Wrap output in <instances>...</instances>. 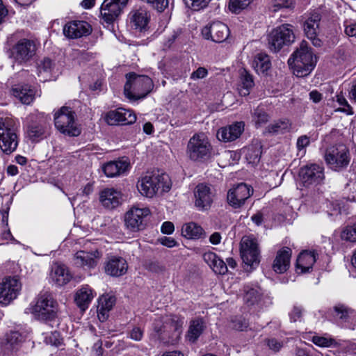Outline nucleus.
Here are the masks:
<instances>
[{
  "label": "nucleus",
  "mask_w": 356,
  "mask_h": 356,
  "mask_svg": "<svg viewBox=\"0 0 356 356\" xmlns=\"http://www.w3.org/2000/svg\"><path fill=\"white\" fill-rule=\"evenodd\" d=\"M289 65L293 69L297 76H307L314 68L316 57L308 47L306 41H302L299 47L293 53L288 60Z\"/></svg>",
  "instance_id": "obj_1"
},
{
  "label": "nucleus",
  "mask_w": 356,
  "mask_h": 356,
  "mask_svg": "<svg viewBox=\"0 0 356 356\" xmlns=\"http://www.w3.org/2000/svg\"><path fill=\"white\" fill-rule=\"evenodd\" d=\"M137 186L142 195L152 198L156 194L168 192L171 182L167 174L157 171L147 173L138 181Z\"/></svg>",
  "instance_id": "obj_2"
},
{
  "label": "nucleus",
  "mask_w": 356,
  "mask_h": 356,
  "mask_svg": "<svg viewBox=\"0 0 356 356\" xmlns=\"http://www.w3.org/2000/svg\"><path fill=\"white\" fill-rule=\"evenodd\" d=\"M126 79L124 93L130 100L136 101L145 98L154 88L152 80L145 75L131 72L126 74Z\"/></svg>",
  "instance_id": "obj_3"
},
{
  "label": "nucleus",
  "mask_w": 356,
  "mask_h": 356,
  "mask_svg": "<svg viewBox=\"0 0 356 356\" xmlns=\"http://www.w3.org/2000/svg\"><path fill=\"white\" fill-rule=\"evenodd\" d=\"M186 154L191 161L203 163L211 157L212 146L204 134H195L187 144Z\"/></svg>",
  "instance_id": "obj_4"
},
{
  "label": "nucleus",
  "mask_w": 356,
  "mask_h": 356,
  "mask_svg": "<svg viewBox=\"0 0 356 356\" xmlns=\"http://www.w3.org/2000/svg\"><path fill=\"white\" fill-rule=\"evenodd\" d=\"M56 128L64 135L74 137L81 134V129L75 121V113L70 107L63 106L54 114Z\"/></svg>",
  "instance_id": "obj_5"
},
{
  "label": "nucleus",
  "mask_w": 356,
  "mask_h": 356,
  "mask_svg": "<svg viewBox=\"0 0 356 356\" xmlns=\"http://www.w3.org/2000/svg\"><path fill=\"white\" fill-rule=\"evenodd\" d=\"M58 305L51 294L40 293L31 308V313L39 320L51 321L56 316Z\"/></svg>",
  "instance_id": "obj_6"
},
{
  "label": "nucleus",
  "mask_w": 356,
  "mask_h": 356,
  "mask_svg": "<svg viewBox=\"0 0 356 356\" xmlns=\"http://www.w3.org/2000/svg\"><path fill=\"white\" fill-rule=\"evenodd\" d=\"M18 145L15 122L10 118L0 119V148L6 154L13 152Z\"/></svg>",
  "instance_id": "obj_7"
},
{
  "label": "nucleus",
  "mask_w": 356,
  "mask_h": 356,
  "mask_svg": "<svg viewBox=\"0 0 356 356\" xmlns=\"http://www.w3.org/2000/svg\"><path fill=\"white\" fill-rule=\"evenodd\" d=\"M350 153L348 147L343 144L330 147L325 154L327 165L334 171H341L347 168L350 161Z\"/></svg>",
  "instance_id": "obj_8"
},
{
  "label": "nucleus",
  "mask_w": 356,
  "mask_h": 356,
  "mask_svg": "<svg viewBox=\"0 0 356 356\" xmlns=\"http://www.w3.org/2000/svg\"><path fill=\"white\" fill-rule=\"evenodd\" d=\"M293 26L284 24L273 29L268 36V45L271 51L277 52L283 47L289 46L295 41Z\"/></svg>",
  "instance_id": "obj_9"
},
{
  "label": "nucleus",
  "mask_w": 356,
  "mask_h": 356,
  "mask_svg": "<svg viewBox=\"0 0 356 356\" xmlns=\"http://www.w3.org/2000/svg\"><path fill=\"white\" fill-rule=\"evenodd\" d=\"M241 255L243 261L248 266L254 267L260 262V251L255 238L245 236L241 241Z\"/></svg>",
  "instance_id": "obj_10"
},
{
  "label": "nucleus",
  "mask_w": 356,
  "mask_h": 356,
  "mask_svg": "<svg viewBox=\"0 0 356 356\" xmlns=\"http://www.w3.org/2000/svg\"><path fill=\"white\" fill-rule=\"evenodd\" d=\"M147 207H139L134 205L124 214L125 227L131 232H138L144 228V220L150 215Z\"/></svg>",
  "instance_id": "obj_11"
},
{
  "label": "nucleus",
  "mask_w": 356,
  "mask_h": 356,
  "mask_svg": "<svg viewBox=\"0 0 356 356\" xmlns=\"http://www.w3.org/2000/svg\"><path fill=\"white\" fill-rule=\"evenodd\" d=\"M35 51L36 46L34 41L23 38L13 46L10 55L15 62L24 63L31 59Z\"/></svg>",
  "instance_id": "obj_12"
},
{
  "label": "nucleus",
  "mask_w": 356,
  "mask_h": 356,
  "mask_svg": "<svg viewBox=\"0 0 356 356\" xmlns=\"http://www.w3.org/2000/svg\"><path fill=\"white\" fill-rule=\"evenodd\" d=\"M22 289V283L17 277H7L0 282V303L8 305L17 298Z\"/></svg>",
  "instance_id": "obj_13"
},
{
  "label": "nucleus",
  "mask_w": 356,
  "mask_h": 356,
  "mask_svg": "<svg viewBox=\"0 0 356 356\" xmlns=\"http://www.w3.org/2000/svg\"><path fill=\"white\" fill-rule=\"evenodd\" d=\"M129 0H104L101 6L100 14L103 20L111 24L118 19Z\"/></svg>",
  "instance_id": "obj_14"
},
{
  "label": "nucleus",
  "mask_w": 356,
  "mask_h": 356,
  "mask_svg": "<svg viewBox=\"0 0 356 356\" xmlns=\"http://www.w3.org/2000/svg\"><path fill=\"white\" fill-rule=\"evenodd\" d=\"M252 193L253 189L250 186L241 183L229 190L227 196L228 204L234 208H240Z\"/></svg>",
  "instance_id": "obj_15"
},
{
  "label": "nucleus",
  "mask_w": 356,
  "mask_h": 356,
  "mask_svg": "<svg viewBox=\"0 0 356 356\" xmlns=\"http://www.w3.org/2000/svg\"><path fill=\"white\" fill-rule=\"evenodd\" d=\"M104 120L108 125L131 124L136 120L134 113L128 109L118 108L106 113Z\"/></svg>",
  "instance_id": "obj_16"
},
{
  "label": "nucleus",
  "mask_w": 356,
  "mask_h": 356,
  "mask_svg": "<svg viewBox=\"0 0 356 356\" xmlns=\"http://www.w3.org/2000/svg\"><path fill=\"white\" fill-rule=\"evenodd\" d=\"M214 195L211 186L198 184L194 190L195 207L200 211L208 210L213 203Z\"/></svg>",
  "instance_id": "obj_17"
},
{
  "label": "nucleus",
  "mask_w": 356,
  "mask_h": 356,
  "mask_svg": "<svg viewBox=\"0 0 356 356\" xmlns=\"http://www.w3.org/2000/svg\"><path fill=\"white\" fill-rule=\"evenodd\" d=\"M300 177L305 186L320 184L324 179L323 168L316 164L304 166L300 169Z\"/></svg>",
  "instance_id": "obj_18"
},
{
  "label": "nucleus",
  "mask_w": 356,
  "mask_h": 356,
  "mask_svg": "<svg viewBox=\"0 0 356 356\" xmlns=\"http://www.w3.org/2000/svg\"><path fill=\"white\" fill-rule=\"evenodd\" d=\"M202 35L206 39L211 38L215 42H222L229 37V30L224 23L213 22L209 27L203 29Z\"/></svg>",
  "instance_id": "obj_19"
},
{
  "label": "nucleus",
  "mask_w": 356,
  "mask_h": 356,
  "mask_svg": "<svg viewBox=\"0 0 356 356\" xmlns=\"http://www.w3.org/2000/svg\"><path fill=\"white\" fill-rule=\"evenodd\" d=\"M321 15L318 13H312L303 24L304 32L307 38L310 40L314 46L319 47L322 41L318 38Z\"/></svg>",
  "instance_id": "obj_20"
},
{
  "label": "nucleus",
  "mask_w": 356,
  "mask_h": 356,
  "mask_svg": "<svg viewBox=\"0 0 356 356\" xmlns=\"http://www.w3.org/2000/svg\"><path fill=\"white\" fill-rule=\"evenodd\" d=\"M90 25L85 21H72L67 23L63 28L64 35L69 38H79L91 33Z\"/></svg>",
  "instance_id": "obj_21"
},
{
  "label": "nucleus",
  "mask_w": 356,
  "mask_h": 356,
  "mask_svg": "<svg viewBox=\"0 0 356 356\" xmlns=\"http://www.w3.org/2000/svg\"><path fill=\"white\" fill-rule=\"evenodd\" d=\"M243 131L244 123L236 122L229 126L220 128L217 132V137L223 142H231L239 138Z\"/></svg>",
  "instance_id": "obj_22"
},
{
  "label": "nucleus",
  "mask_w": 356,
  "mask_h": 356,
  "mask_svg": "<svg viewBox=\"0 0 356 356\" xmlns=\"http://www.w3.org/2000/svg\"><path fill=\"white\" fill-rule=\"evenodd\" d=\"M101 255L98 250L86 252L84 250L77 251L74 256V264L79 267H88L93 268L97 264V261Z\"/></svg>",
  "instance_id": "obj_23"
},
{
  "label": "nucleus",
  "mask_w": 356,
  "mask_h": 356,
  "mask_svg": "<svg viewBox=\"0 0 356 356\" xmlns=\"http://www.w3.org/2000/svg\"><path fill=\"white\" fill-rule=\"evenodd\" d=\"M130 24L133 29L138 31H145L149 20V15L146 9L138 8L133 9L129 13Z\"/></svg>",
  "instance_id": "obj_24"
},
{
  "label": "nucleus",
  "mask_w": 356,
  "mask_h": 356,
  "mask_svg": "<svg viewBox=\"0 0 356 356\" xmlns=\"http://www.w3.org/2000/svg\"><path fill=\"white\" fill-rule=\"evenodd\" d=\"M99 201L108 209L118 207L122 202V193L114 188H106L99 194Z\"/></svg>",
  "instance_id": "obj_25"
},
{
  "label": "nucleus",
  "mask_w": 356,
  "mask_h": 356,
  "mask_svg": "<svg viewBox=\"0 0 356 356\" xmlns=\"http://www.w3.org/2000/svg\"><path fill=\"white\" fill-rule=\"evenodd\" d=\"M332 316L341 323L356 325V312L343 304H337L333 307Z\"/></svg>",
  "instance_id": "obj_26"
},
{
  "label": "nucleus",
  "mask_w": 356,
  "mask_h": 356,
  "mask_svg": "<svg viewBox=\"0 0 356 356\" xmlns=\"http://www.w3.org/2000/svg\"><path fill=\"white\" fill-rule=\"evenodd\" d=\"M50 278L58 286L67 284L72 278L68 268L63 264H54L51 270Z\"/></svg>",
  "instance_id": "obj_27"
},
{
  "label": "nucleus",
  "mask_w": 356,
  "mask_h": 356,
  "mask_svg": "<svg viewBox=\"0 0 356 356\" xmlns=\"http://www.w3.org/2000/svg\"><path fill=\"white\" fill-rule=\"evenodd\" d=\"M291 250L288 247H284L280 250L273 261V269L279 274H282L287 270L290 266Z\"/></svg>",
  "instance_id": "obj_28"
},
{
  "label": "nucleus",
  "mask_w": 356,
  "mask_h": 356,
  "mask_svg": "<svg viewBox=\"0 0 356 356\" xmlns=\"http://www.w3.org/2000/svg\"><path fill=\"white\" fill-rule=\"evenodd\" d=\"M206 323L202 318L192 319L188 327L185 338L191 343H195L206 329Z\"/></svg>",
  "instance_id": "obj_29"
},
{
  "label": "nucleus",
  "mask_w": 356,
  "mask_h": 356,
  "mask_svg": "<svg viewBox=\"0 0 356 356\" xmlns=\"http://www.w3.org/2000/svg\"><path fill=\"white\" fill-rule=\"evenodd\" d=\"M242 152L248 163L253 165L258 164L262 153L261 141L259 139H253L251 144L244 147Z\"/></svg>",
  "instance_id": "obj_30"
},
{
  "label": "nucleus",
  "mask_w": 356,
  "mask_h": 356,
  "mask_svg": "<svg viewBox=\"0 0 356 356\" xmlns=\"http://www.w3.org/2000/svg\"><path fill=\"white\" fill-rule=\"evenodd\" d=\"M127 270V261L122 257H112L105 264V272L111 276H121L125 274Z\"/></svg>",
  "instance_id": "obj_31"
},
{
  "label": "nucleus",
  "mask_w": 356,
  "mask_h": 356,
  "mask_svg": "<svg viewBox=\"0 0 356 356\" xmlns=\"http://www.w3.org/2000/svg\"><path fill=\"white\" fill-rule=\"evenodd\" d=\"M316 260V254L314 252L303 251L297 259V273H305L309 272V270L312 268Z\"/></svg>",
  "instance_id": "obj_32"
},
{
  "label": "nucleus",
  "mask_w": 356,
  "mask_h": 356,
  "mask_svg": "<svg viewBox=\"0 0 356 356\" xmlns=\"http://www.w3.org/2000/svg\"><path fill=\"white\" fill-rule=\"evenodd\" d=\"M203 259L216 273L225 275L227 272V264L216 253L205 252L203 254Z\"/></svg>",
  "instance_id": "obj_33"
},
{
  "label": "nucleus",
  "mask_w": 356,
  "mask_h": 356,
  "mask_svg": "<svg viewBox=\"0 0 356 356\" xmlns=\"http://www.w3.org/2000/svg\"><path fill=\"white\" fill-rule=\"evenodd\" d=\"M94 293L92 289L88 286H83L77 291L75 295V302L77 306L82 310L85 311L88 307L92 298Z\"/></svg>",
  "instance_id": "obj_34"
},
{
  "label": "nucleus",
  "mask_w": 356,
  "mask_h": 356,
  "mask_svg": "<svg viewBox=\"0 0 356 356\" xmlns=\"http://www.w3.org/2000/svg\"><path fill=\"white\" fill-rule=\"evenodd\" d=\"M129 165V164L127 161H110L104 165L103 171L107 177H113L124 173Z\"/></svg>",
  "instance_id": "obj_35"
},
{
  "label": "nucleus",
  "mask_w": 356,
  "mask_h": 356,
  "mask_svg": "<svg viewBox=\"0 0 356 356\" xmlns=\"http://www.w3.org/2000/svg\"><path fill=\"white\" fill-rule=\"evenodd\" d=\"M115 302V298L112 296H103L100 298L97 307V316L100 321H105L108 317V313Z\"/></svg>",
  "instance_id": "obj_36"
},
{
  "label": "nucleus",
  "mask_w": 356,
  "mask_h": 356,
  "mask_svg": "<svg viewBox=\"0 0 356 356\" xmlns=\"http://www.w3.org/2000/svg\"><path fill=\"white\" fill-rule=\"evenodd\" d=\"M12 94L24 104H30L35 97L34 90L27 85L15 86L12 89Z\"/></svg>",
  "instance_id": "obj_37"
},
{
  "label": "nucleus",
  "mask_w": 356,
  "mask_h": 356,
  "mask_svg": "<svg viewBox=\"0 0 356 356\" xmlns=\"http://www.w3.org/2000/svg\"><path fill=\"white\" fill-rule=\"evenodd\" d=\"M239 75L240 84L238 88V92L241 96L246 97L250 94V90L254 85L252 76L245 69H241L239 70Z\"/></svg>",
  "instance_id": "obj_38"
},
{
  "label": "nucleus",
  "mask_w": 356,
  "mask_h": 356,
  "mask_svg": "<svg viewBox=\"0 0 356 356\" xmlns=\"http://www.w3.org/2000/svg\"><path fill=\"white\" fill-rule=\"evenodd\" d=\"M252 65L258 74H264L270 68L271 62L268 55L259 53L254 56Z\"/></svg>",
  "instance_id": "obj_39"
},
{
  "label": "nucleus",
  "mask_w": 356,
  "mask_h": 356,
  "mask_svg": "<svg viewBox=\"0 0 356 356\" xmlns=\"http://www.w3.org/2000/svg\"><path fill=\"white\" fill-rule=\"evenodd\" d=\"M47 129L44 122H33L28 127L27 134L31 140L36 141L44 136Z\"/></svg>",
  "instance_id": "obj_40"
},
{
  "label": "nucleus",
  "mask_w": 356,
  "mask_h": 356,
  "mask_svg": "<svg viewBox=\"0 0 356 356\" xmlns=\"http://www.w3.org/2000/svg\"><path fill=\"white\" fill-rule=\"evenodd\" d=\"M291 124L288 120H277L270 124L266 127V131L272 135L284 134L289 132Z\"/></svg>",
  "instance_id": "obj_41"
},
{
  "label": "nucleus",
  "mask_w": 356,
  "mask_h": 356,
  "mask_svg": "<svg viewBox=\"0 0 356 356\" xmlns=\"http://www.w3.org/2000/svg\"><path fill=\"white\" fill-rule=\"evenodd\" d=\"M181 232L188 238H197L203 234V229L195 222H189L182 227Z\"/></svg>",
  "instance_id": "obj_42"
},
{
  "label": "nucleus",
  "mask_w": 356,
  "mask_h": 356,
  "mask_svg": "<svg viewBox=\"0 0 356 356\" xmlns=\"http://www.w3.org/2000/svg\"><path fill=\"white\" fill-rule=\"evenodd\" d=\"M245 291L244 299L248 305H254L260 301L261 297L260 288L257 286L255 288H249L247 286Z\"/></svg>",
  "instance_id": "obj_43"
},
{
  "label": "nucleus",
  "mask_w": 356,
  "mask_h": 356,
  "mask_svg": "<svg viewBox=\"0 0 356 356\" xmlns=\"http://www.w3.org/2000/svg\"><path fill=\"white\" fill-rule=\"evenodd\" d=\"M294 2L292 0H273L271 2L270 9L272 12H277L282 9H293Z\"/></svg>",
  "instance_id": "obj_44"
},
{
  "label": "nucleus",
  "mask_w": 356,
  "mask_h": 356,
  "mask_svg": "<svg viewBox=\"0 0 356 356\" xmlns=\"http://www.w3.org/2000/svg\"><path fill=\"white\" fill-rule=\"evenodd\" d=\"M252 119L255 125L258 127L266 123L268 121L269 116L262 108L257 107L254 110Z\"/></svg>",
  "instance_id": "obj_45"
},
{
  "label": "nucleus",
  "mask_w": 356,
  "mask_h": 356,
  "mask_svg": "<svg viewBox=\"0 0 356 356\" xmlns=\"http://www.w3.org/2000/svg\"><path fill=\"white\" fill-rule=\"evenodd\" d=\"M252 0H229V8L234 13H238L247 8Z\"/></svg>",
  "instance_id": "obj_46"
},
{
  "label": "nucleus",
  "mask_w": 356,
  "mask_h": 356,
  "mask_svg": "<svg viewBox=\"0 0 356 356\" xmlns=\"http://www.w3.org/2000/svg\"><path fill=\"white\" fill-rule=\"evenodd\" d=\"M6 341L10 348L14 349L16 346L23 341V337L19 332L13 331L7 334Z\"/></svg>",
  "instance_id": "obj_47"
},
{
  "label": "nucleus",
  "mask_w": 356,
  "mask_h": 356,
  "mask_svg": "<svg viewBox=\"0 0 356 356\" xmlns=\"http://www.w3.org/2000/svg\"><path fill=\"white\" fill-rule=\"evenodd\" d=\"M341 238L346 241L356 242V227L354 225L346 227L342 231Z\"/></svg>",
  "instance_id": "obj_48"
},
{
  "label": "nucleus",
  "mask_w": 356,
  "mask_h": 356,
  "mask_svg": "<svg viewBox=\"0 0 356 356\" xmlns=\"http://www.w3.org/2000/svg\"><path fill=\"white\" fill-rule=\"evenodd\" d=\"M186 6L194 10L206 8L211 0H183Z\"/></svg>",
  "instance_id": "obj_49"
},
{
  "label": "nucleus",
  "mask_w": 356,
  "mask_h": 356,
  "mask_svg": "<svg viewBox=\"0 0 356 356\" xmlns=\"http://www.w3.org/2000/svg\"><path fill=\"white\" fill-rule=\"evenodd\" d=\"M53 66V62L48 58H44L38 63V75L42 73H49Z\"/></svg>",
  "instance_id": "obj_50"
},
{
  "label": "nucleus",
  "mask_w": 356,
  "mask_h": 356,
  "mask_svg": "<svg viewBox=\"0 0 356 356\" xmlns=\"http://www.w3.org/2000/svg\"><path fill=\"white\" fill-rule=\"evenodd\" d=\"M62 339L60 337V334L56 332H51L44 337V343L47 345L58 346L61 344Z\"/></svg>",
  "instance_id": "obj_51"
},
{
  "label": "nucleus",
  "mask_w": 356,
  "mask_h": 356,
  "mask_svg": "<svg viewBox=\"0 0 356 356\" xmlns=\"http://www.w3.org/2000/svg\"><path fill=\"white\" fill-rule=\"evenodd\" d=\"M312 341L320 347H330L334 343V340L332 338H327L320 336H314L312 337Z\"/></svg>",
  "instance_id": "obj_52"
},
{
  "label": "nucleus",
  "mask_w": 356,
  "mask_h": 356,
  "mask_svg": "<svg viewBox=\"0 0 356 356\" xmlns=\"http://www.w3.org/2000/svg\"><path fill=\"white\" fill-rule=\"evenodd\" d=\"M150 4L159 12L163 11L168 6V0H141Z\"/></svg>",
  "instance_id": "obj_53"
},
{
  "label": "nucleus",
  "mask_w": 356,
  "mask_h": 356,
  "mask_svg": "<svg viewBox=\"0 0 356 356\" xmlns=\"http://www.w3.org/2000/svg\"><path fill=\"white\" fill-rule=\"evenodd\" d=\"M302 314L303 309L300 306L295 305L289 313L291 322L295 323L297 321H301Z\"/></svg>",
  "instance_id": "obj_54"
},
{
  "label": "nucleus",
  "mask_w": 356,
  "mask_h": 356,
  "mask_svg": "<svg viewBox=\"0 0 356 356\" xmlns=\"http://www.w3.org/2000/svg\"><path fill=\"white\" fill-rule=\"evenodd\" d=\"M337 102L339 105L343 106V108L341 110L343 112H346L348 115L353 114L351 106L348 104L346 99L342 95H337Z\"/></svg>",
  "instance_id": "obj_55"
},
{
  "label": "nucleus",
  "mask_w": 356,
  "mask_h": 356,
  "mask_svg": "<svg viewBox=\"0 0 356 356\" xmlns=\"http://www.w3.org/2000/svg\"><path fill=\"white\" fill-rule=\"evenodd\" d=\"M128 336L134 341H140L143 337V330L139 327H134L128 333Z\"/></svg>",
  "instance_id": "obj_56"
},
{
  "label": "nucleus",
  "mask_w": 356,
  "mask_h": 356,
  "mask_svg": "<svg viewBox=\"0 0 356 356\" xmlns=\"http://www.w3.org/2000/svg\"><path fill=\"white\" fill-rule=\"evenodd\" d=\"M208 75V70L203 67H199L195 71L191 74V79L192 80H197L204 79Z\"/></svg>",
  "instance_id": "obj_57"
},
{
  "label": "nucleus",
  "mask_w": 356,
  "mask_h": 356,
  "mask_svg": "<svg viewBox=\"0 0 356 356\" xmlns=\"http://www.w3.org/2000/svg\"><path fill=\"white\" fill-rule=\"evenodd\" d=\"M103 353L102 343L100 340H98L93 345L91 350V356H102Z\"/></svg>",
  "instance_id": "obj_58"
},
{
  "label": "nucleus",
  "mask_w": 356,
  "mask_h": 356,
  "mask_svg": "<svg viewBox=\"0 0 356 356\" xmlns=\"http://www.w3.org/2000/svg\"><path fill=\"white\" fill-rule=\"evenodd\" d=\"M309 144V138L307 136H302L297 140V148L299 151L303 150Z\"/></svg>",
  "instance_id": "obj_59"
},
{
  "label": "nucleus",
  "mask_w": 356,
  "mask_h": 356,
  "mask_svg": "<svg viewBox=\"0 0 356 356\" xmlns=\"http://www.w3.org/2000/svg\"><path fill=\"white\" fill-rule=\"evenodd\" d=\"M160 243L168 248H173L177 245V242L171 237L163 236L159 239Z\"/></svg>",
  "instance_id": "obj_60"
},
{
  "label": "nucleus",
  "mask_w": 356,
  "mask_h": 356,
  "mask_svg": "<svg viewBox=\"0 0 356 356\" xmlns=\"http://www.w3.org/2000/svg\"><path fill=\"white\" fill-rule=\"evenodd\" d=\"M267 344L269 348L275 352L279 351L282 347V343L275 339H268Z\"/></svg>",
  "instance_id": "obj_61"
},
{
  "label": "nucleus",
  "mask_w": 356,
  "mask_h": 356,
  "mask_svg": "<svg viewBox=\"0 0 356 356\" xmlns=\"http://www.w3.org/2000/svg\"><path fill=\"white\" fill-rule=\"evenodd\" d=\"M161 232L165 234H170L175 230V226L172 222L170 221L164 222L161 226Z\"/></svg>",
  "instance_id": "obj_62"
},
{
  "label": "nucleus",
  "mask_w": 356,
  "mask_h": 356,
  "mask_svg": "<svg viewBox=\"0 0 356 356\" xmlns=\"http://www.w3.org/2000/svg\"><path fill=\"white\" fill-rule=\"evenodd\" d=\"M345 33L349 37L356 35V24H350L345 25Z\"/></svg>",
  "instance_id": "obj_63"
},
{
  "label": "nucleus",
  "mask_w": 356,
  "mask_h": 356,
  "mask_svg": "<svg viewBox=\"0 0 356 356\" xmlns=\"http://www.w3.org/2000/svg\"><path fill=\"white\" fill-rule=\"evenodd\" d=\"M323 95L321 93L314 90L309 92V98L314 103H318L322 99Z\"/></svg>",
  "instance_id": "obj_64"
}]
</instances>
